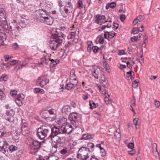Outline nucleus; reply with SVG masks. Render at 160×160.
<instances>
[{
	"label": "nucleus",
	"mask_w": 160,
	"mask_h": 160,
	"mask_svg": "<svg viewBox=\"0 0 160 160\" xmlns=\"http://www.w3.org/2000/svg\"><path fill=\"white\" fill-rule=\"evenodd\" d=\"M98 47L97 46H94L92 47V51L95 53H96L98 52Z\"/></svg>",
	"instance_id": "680f3d73"
},
{
	"label": "nucleus",
	"mask_w": 160,
	"mask_h": 160,
	"mask_svg": "<svg viewBox=\"0 0 160 160\" xmlns=\"http://www.w3.org/2000/svg\"><path fill=\"white\" fill-rule=\"evenodd\" d=\"M131 40L132 42H133L137 40H139L138 38L136 36H134L133 37H131Z\"/></svg>",
	"instance_id": "338daca9"
},
{
	"label": "nucleus",
	"mask_w": 160,
	"mask_h": 160,
	"mask_svg": "<svg viewBox=\"0 0 160 160\" xmlns=\"http://www.w3.org/2000/svg\"><path fill=\"white\" fill-rule=\"evenodd\" d=\"M69 78L70 79V81H73V82H75L76 81L78 82L77 77L73 71L70 72Z\"/></svg>",
	"instance_id": "473e14b6"
},
{
	"label": "nucleus",
	"mask_w": 160,
	"mask_h": 160,
	"mask_svg": "<svg viewBox=\"0 0 160 160\" xmlns=\"http://www.w3.org/2000/svg\"><path fill=\"white\" fill-rule=\"evenodd\" d=\"M45 9L44 10L48 14L51 13V10L52 8V5L50 4H46L45 6Z\"/></svg>",
	"instance_id": "c9c22d12"
},
{
	"label": "nucleus",
	"mask_w": 160,
	"mask_h": 160,
	"mask_svg": "<svg viewBox=\"0 0 160 160\" xmlns=\"http://www.w3.org/2000/svg\"><path fill=\"white\" fill-rule=\"evenodd\" d=\"M144 31L143 27L142 25H138V28H133L131 31V33L133 34H136L139 31L142 32Z\"/></svg>",
	"instance_id": "4be33fe9"
},
{
	"label": "nucleus",
	"mask_w": 160,
	"mask_h": 160,
	"mask_svg": "<svg viewBox=\"0 0 160 160\" xmlns=\"http://www.w3.org/2000/svg\"><path fill=\"white\" fill-rule=\"evenodd\" d=\"M81 118V115L76 112L70 113L68 117V120L75 128L80 123Z\"/></svg>",
	"instance_id": "7ed1b4c3"
},
{
	"label": "nucleus",
	"mask_w": 160,
	"mask_h": 160,
	"mask_svg": "<svg viewBox=\"0 0 160 160\" xmlns=\"http://www.w3.org/2000/svg\"><path fill=\"white\" fill-rule=\"evenodd\" d=\"M57 31L55 28H52L51 31L52 36L49 42V45L50 48L53 51L56 50L61 45L63 39L62 34L60 33L57 35Z\"/></svg>",
	"instance_id": "f257e3e1"
},
{
	"label": "nucleus",
	"mask_w": 160,
	"mask_h": 160,
	"mask_svg": "<svg viewBox=\"0 0 160 160\" xmlns=\"http://www.w3.org/2000/svg\"><path fill=\"white\" fill-rule=\"evenodd\" d=\"M89 105L90 106V108L91 109H93L96 108L98 105L97 103L94 102L93 101H89Z\"/></svg>",
	"instance_id": "37998d69"
},
{
	"label": "nucleus",
	"mask_w": 160,
	"mask_h": 160,
	"mask_svg": "<svg viewBox=\"0 0 160 160\" xmlns=\"http://www.w3.org/2000/svg\"><path fill=\"white\" fill-rule=\"evenodd\" d=\"M106 22L105 17L104 15H97L95 18V23L101 25Z\"/></svg>",
	"instance_id": "4468645a"
},
{
	"label": "nucleus",
	"mask_w": 160,
	"mask_h": 160,
	"mask_svg": "<svg viewBox=\"0 0 160 160\" xmlns=\"http://www.w3.org/2000/svg\"><path fill=\"white\" fill-rule=\"evenodd\" d=\"M78 83V81H75V82H73V81H70L69 83L66 84L65 88L68 90L71 89L72 88L75 87L77 86Z\"/></svg>",
	"instance_id": "5701e85b"
},
{
	"label": "nucleus",
	"mask_w": 160,
	"mask_h": 160,
	"mask_svg": "<svg viewBox=\"0 0 160 160\" xmlns=\"http://www.w3.org/2000/svg\"><path fill=\"white\" fill-rule=\"evenodd\" d=\"M21 130L22 134L25 136L28 134L30 132L29 128L27 123H24L22 124V126H21Z\"/></svg>",
	"instance_id": "aec40b11"
},
{
	"label": "nucleus",
	"mask_w": 160,
	"mask_h": 160,
	"mask_svg": "<svg viewBox=\"0 0 160 160\" xmlns=\"http://www.w3.org/2000/svg\"><path fill=\"white\" fill-rule=\"evenodd\" d=\"M25 95L22 93L17 95L15 98L16 104L19 106H22L25 102Z\"/></svg>",
	"instance_id": "6e6552de"
},
{
	"label": "nucleus",
	"mask_w": 160,
	"mask_h": 160,
	"mask_svg": "<svg viewBox=\"0 0 160 160\" xmlns=\"http://www.w3.org/2000/svg\"><path fill=\"white\" fill-rule=\"evenodd\" d=\"M71 110V108L69 106H65L63 107L62 109V112L63 115H64L70 114Z\"/></svg>",
	"instance_id": "393cba45"
},
{
	"label": "nucleus",
	"mask_w": 160,
	"mask_h": 160,
	"mask_svg": "<svg viewBox=\"0 0 160 160\" xmlns=\"http://www.w3.org/2000/svg\"><path fill=\"white\" fill-rule=\"evenodd\" d=\"M5 108L7 110L5 114L4 115V117L6 120L12 122L13 120V116L14 114L13 110L12 108L10 107L8 105H6Z\"/></svg>",
	"instance_id": "39448f33"
},
{
	"label": "nucleus",
	"mask_w": 160,
	"mask_h": 160,
	"mask_svg": "<svg viewBox=\"0 0 160 160\" xmlns=\"http://www.w3.org/2000/svg\"><path fill=\"white\" fill-rule=\"evenodd\" d=\"M128 148L132 149L134 147V143L133 142H130L128 143Z\"/></svg>",
	"instance_id": "e2e57ef3"
},
{
	"label": "nucleus",
	"mask_w": 160,
	"mask_h": 160,
	"mask_svg": "<svg viewBox=\"0 0 160 160\" xmlns=\"http://www.w3.org/2000/svg\"><path fill=\"white\" fill-rule=\"evenodd\" d=\"M98 88L100 92H101L102 94L104 95L106 94V93L107 92V91L105 89L102 88L101 85H98Z\"/></svg>",
	"instance_id": "c03bdc74"
},
{
	"label": "nucleus",
	"mask_w": 160,
	"mask_h": 160,
	"mask_svg": "<svg viewBox=\"0 0 160 160\" xmlns=\"http://www.w3.org/2000/svg\"><path fill=\"white\" fill-rule=\"evenodd\" d=\"M49 82V80L47 79H42L41 77L37 79L36 83L38 85L42 87L45 85Z\"/></svg>",
	"instance_id": "f3484780"
},
{
	"label": "nucleus",
	"mask_w": 160,
	"mask_h": 160,
	"mask_svg": "<svg viewBox=\"0 0 160 160\" xmlns=\"http://www.w3.org/2000/svg\"><path fill=\"white\" fill-rule=\"evenodd\" d=\"M118 27V24L117 23L114 22L112 25V28L113 30H115L117 29Z\"/></svg>",
	"instance_id": "052dcab7"
},
{
	"label": "nucleus",
	"mask_w": 160,
	"mask_h": 160,
	"mask_svg": "<svg viewBox=\"0 0 160 160\" xmlns=\"http://www.w3.org/2000/svg\"><path fill=\"white\" fill-rule=\"evenodd\" d=\"M91 156L90 150L86 148V147L82 146L78 150L77 157L80 160H87Z\"/></svg>",
	"instance_id": "f03ea898"
},
{
	"label": "nucleus",
	"mask_w": 160,
	"mask_h": 160,
	"mask_svg": "<svg viewBox=\"0 0 160 160\" xmlns=\"http://www.w3.org/2000/svg\"><path fill=\"white\" fill-rule=\"evenodd\" d=\"M8 145L6 141H0V151L5 154L8 151Z\"/></svg>",
	"instance_id": "f8f14e48"
},
{
	"label": "nucleus",
	"mask_w": 160,
	"mask_h": 160,
	"mask_svg": "<svg viewBox=\"0 0 160 160\" xmlns=\"http://www.w3.org/2000/svg\"><path fill=\"white\" fill-rule=\"evenodd\" d=\"M10 93L12 96L14 97H15L17 95V91L16 90H11L10 91Z\"/></svg>",
	"instance_id": "4d7b16f0"
},
{
	"label": "nucleus",
	"mask_w": 160,
	"mask_h": 160,
	"mask_svg": "<svg viewBox=\"0 0 160 160\" xmlns=\"http://www.w3.org/2000/svg\"><path fill=\"white\" fill-rule=\"evenodd\" d=\"M5 128L3 126H0V136H3L5 134Z\"/></svg>",
	"instance_id": "09e8293b"
},
{
	"label": "nucleus",
	"mask_w": 160,
	"mask_h": 160,
	"mask_svg": "<svg viewBox=\"0 0 160 160\" xmlns=\"http://www.w3.org/2000/svg\"><path fill=\"white\" fill-rule=\"evenodd\" d=\"M27 25L26 23L23 20H22L19 22V25L22 28H24L26 27Z\"/></svg>",
	"instance_id": "5fc2aeb1"
},
{
	"label": "nucleus",
	"mask_w": 160,
	"mask_h": 160,
	"mask_svg": "<svg viewBox=\"0 0 160 160\" xmlns=\"http://www.w3.org/2000/svg\"><path fill=\"white\" fill-rule=\"evenodd\" d=\"M157 148V145L156 143H154L151 144V150L152 153L156 158L160 156V153H159L158 151Z\"/></svg>",
	"instance_id": "2eb2a0df"
},
{
	"label": "nucleus",
	"mask_w": 160,
	"mask_h": 160,
	"mask_svg": "<svg viewBox=\"0 0 160 160\" xmlns=\"http://www.w3.org/2000/svg\"><path fill=\"white\" fill-rule=\"evenodd\" d=\"M83 6L82 2L81 0H79L78 3V8L81 9L83 7Z\"/></svg>",
	"instance_id": "6e6d98bb"
},
{
	"label": "nucleus",
	"mask_w": 160,
	"mask_h": 160,
	"mask_svg": "<svg viewBox=\"0 0 160 160\" xmlns=\"http://www.w3.org/2000/svg\"><path fill=\"white\" fill-rule=\"evenodd\" d=\"M18 61L17 60H13L10 61V62L11 66H13L17 63L18 62Z\"/></svg>",
	"instance_id": "0e129e2a"
},
{
	"label": "nucleus",
	"mask_w": 160,
	"mask_h": 160,
	"mask_svg": "<svg viewBox=\"0 0 160 160\" xmlns=\"http://www.w3.org/2000/svg\"><path fill=\"white\" fill-rule=\"evenodd\" d=\"M61 129L63 133L69 134L72 131V126L66 122L62 123Z\"/></svg>",
	"instance_id": "1a4fd4ad"
},
{
	"label": "nucleus",
	"mask_w": 160,
	"mask_h": 160,
	"mask_svg": "<svg viewBox=\"0 0 160 160\" xmlns=\"http://www.w3.org/2000/svg\"><path fill=\"white\" fill-rule=\"evenodd\" d=\"M93 136L92 135H89L88 134H84L82 137H81V139H84L86 140H89L90 139H93Z\"/></svg>",
	"instance_id": "f704fd0d"
},
{
	"label": "nucleus",
	"mask_w": 160,
	"mask_h": 160,
	"mask_svg": "<svg viewBox=\"0 0 160 160\" xmlns=\"http://www.w3.org/2000/svg\"><path fill=\"white\" fill-rule=\"evenodd\" d=\"M17 148L14 145H11L8 147V149L11 152H12L13 151L17 150Z\"/></svg>",
	"instance_id": "49530a36"
},
{
	"label": "nucleus",
	"mask_w": 160,
	"mask_h": 160,
	"mask_svg": "<svg viewBox=\"0 0 160 160\" xmlns=\"http://www.w3.org/2000/svg\"><path fill=\"white\" fill-rule=\"evenodd\" d=\"M8 79V76L5 74H2L0 77V81H6Z\"/></svg>",
	"instance_id": "a18cd8bd"
},
{
	"label": "nucleus",
	"mask_w": 160,
	"mask_h": 160,
	"mask_svg": "<svg viewBox=\"0 0 160 160\" xmlns=\"http://www.w3.org/2000/svg\"><path fill=\"white\" fill-rule=\"evenodd\" d=\"M76 33L74 32H71L70 34L68 37V39H70V41L76 43L78 41V39L76 38Z\"/></svg>",
	"instance_id": "b1692460"
},
{
	"label": "nucleus",
	"mask_w": 160,
	"mask_h": 160,
	"mask_svg": "<svg viewBox=\"0 0 160 160\" xmlns=\"http://www.w3.org/2000/svg\"><path fill=\"white\" fill-rule=\"evenodd\" d=\"M51 62L50 64L51 67H53L55 66L59 63V60L58 59H51L50 60Z\"/></svg>",
	"instance_id": "4c0bfd02"
},
{
	"label": "nucleus",
	"mask_w": 160,
	"mask_h": 160,
	"mask_svg": "<svg viewBox=\"0 0 160 160\" xmlns=\"http://www.w3.org/2000/svg\"><path fill=\"white\" fill-rule=\"evenodd\" d=\"M52 134L49 136V138L51 139V140H52L53 138H55V139H57L56 138L58 137L57 135L59 133V129L56 127V126H54L51 129Z\"/></svg>",
	"instance_id": "dca6fc26"
},
{
	"label": "nucleus",
	"mask_w": 160,
	"mask_h": 160,
	"mask_svg": "<svg viewBox=\"0 0 160 160\" xmlns=\"http://www.w3.org/2000/svg\"><path fill=\"white\" fill-rule=\"evenodd\" d=\"M31 59V58H28L25 60L20 61V65L17 66L16 68H17V70L22 68L23 67L25 66L29 62V61Z\"/></svg>",
	"instance_id": "a211bd4d"
},
{
	"label": "nucleus",
	"mask_w": 160,
	"mask_h": 160,
	"mask_svg": "<svg viewBox=\"0 0 160 160\" xmlns=\"http://www.w3.org/2000/svg\"><path fill=\"white\" fill-rule=\"evenodd\" d=\"M144 16L143 15H140L137 17L133 22L134 25H136L138 22H141L143 21L144 19Z\"/></svg>",
	"instance_id": "cd10ccee"
},
{
	"label": "nucleus",
	"mask_w": 160,
	"mask_h": 160,
	"mask_svg": "<svg viewBox=\"0 0 160 160\" xmlns=\"http://www.w3.org/2000/svg\"><path fill=\"white\" fill-rule=\"evenodd\" d=\"M6 13L5 10L2 8H0V20L2 19V21L3 22L5 27L6 28H8V26L7 22L6 21Z\"/></svg>",
	"instance_id": "ddd939ff"
},
{
	"label": "nucleus",
	"mask_w": 160,
	"mask_h": 160,
	"mask_svg": "<svg viewBox=\"0 0 160 160\" xmlns=\"http://www.w3.org/2000/svg\"><path fill=\"white\" fill-rule=\"evenodd\" d=\"M154 105L157 108H158L160 106V102L155 99L154 100Z\"/></svg>",
	"instance_id": "bf43d9fd"
},
{
	"label": "nucleus",
	"mask_w": 160,
	"mask_h": 160,
	"mask_svg": "<svg viewBox=\"0 0 160 160\" xmlns=\"http://www.w3.org/2000/svg\"><path fill=\"white\" fill-rule=\"evenodd\" d=\"M126 79L128 80H133L134 78V74L132 71H130L126 72Z\"/></svg>",
	"instance_id": "bb28decb"
},
{
	"label": "nucleus",
	"mask_w": 160,
	"mask_h": 160,
	"mask_svg": "<svg viewBox=\"0 0 160 160\" xmlns=\"http://www.w3.org/2000/svg\"><path fill=\"white\" fill-rule=\"evenodd\" d=\"M87 146L86 148L89 149V150H90V152L93 151V148L95 146L93 143L88 142L87 144Z\"/></svg>",
	"instance_id": "e433bc0d"
},
{
	"label": "nucleus",
	"mask_w": 160,
	"mask_h": 160,
	"mask_svg": "<svg viewBox=\"0 0 160 160\" xmlns=\"http://www.w3.org/2000/svg\"><path fill=\"white\" fill-rule=\"evenodd\" d=\"M4 58H5V61L7 62L11 60L13 57L10 56L8 55H6L4 56Z\"/></svg>",
	"instance_id": "864d4df0"
},
{
	"label": "nucleus",
	"mask_w": 160,
	"mask_h": 160,
	"mask_svg": "<svg viewBox=\"0 0 160 160\" xmlns=\"http://www.w3.org/2000/svg\"><path fill=\"white\" fill-rule=\"evenodd\" d=\"M41 22H43L48 25H52L53 22V19L52 17L48 15Z\"/></svg>",
	"instance_id": "6ab92c4d"
},
{
	"label": "nucleus",
	"mask_w": 160,
	"mask_h": 160,
	"mask_svg": "<svg viewBox=\"0 0 160 160\" xmlns=\"http://www.w3.org/2000/svg\"><path fill=\"white\" fill-rule=\"evenodd\" d=\"M100 78V83L103 84L104 86H106L108 84V82L106 78L103 74H101L100 76L99 77Z\"/></svg>",
	"instance_id": "c85d7f7f"
},
{
	"label": "nucleus",
	"mask_w": 160,
	"mask_h": 160,
	"mask_svg": "<svg viewBox=\"0 0 160 160\" xmlns=\"http://www.w3.org/2000/svg\"><path fill=\"white\" fill-rule=\"evenodd\" d=\"M99 42L101 44H103L104 42V38L102 37H100L98 40Z\"/></svg>",
	"instance_id": "774afa93"
},
{
	"label": "nucleus",
	"mask_w": 160,
	"mask_h": 160,
	"mask_svg": "<svg viewBox=\"0 0 160 160\" xmlns=\"http://www.w3.org/2000/svg\"><path fill=\"white\" fill-rule=\"evenodd\" d=\"M10 28L11 29V33L15 38L18 39L21 38V29L15 22L11 23Z\"/></svg>",
	"instance_id": "20e7f679"
},
{
	"label": "nucleus",
	"mask_w": 160,
	"mask_h": 160,
	"mask_svg": "<svg viewBox=\"0 0 160 160\" xmlns=\"http://www.w3.org/2000/svg\"><path fill=\"white\" fill-rule=\"evenodd\" d=\"M114 136L115 139H118L121 137V133L120 130L119 128L116 129L115 132L114 133Z\"/></svg>",
	"instance_id": "72a5a7b5"
},
{
	"label": "nucleus",
	"mask_w": 160,
	"mask_h": 160,
	"mask_svg": "<svg viewBox=\"0 0 160 160\" xmlns=\"http://www.w3.org/2000/svg\"><path fill=\"white\" fill-rule=\"evenodd\" d=\"M37 13L38 14V20L40 22L49 14L42 9L37 11Z\"/></svg>",
	"instance_id": "9d476101"
},
{
	"label": "nucleus",
	"mask_w": 160,
	"mask_h": 160,
	"mask_svg": "<svg viewBox=\"0 0 160 160\" xmlns=\"http://www.w3.org/2000/svg\"><path fill=\"white\" fill-rule=\"evenodd\" d=\"M116 6V3L114 2H112L110 3H108L106 6L105 8L108 10L109 8H113Z\"/></svg>",
	"instance_id": "ea45409f"
},
{
	"label": "nucleus",
	"mask_w": 160,
	"mask_h": 160,
	"mask_svg": "<svg viewBox=\"0 0 160 160\" xmlns=\"http://www.w3.org/2000/svg\"><path fill=\"white\" fill-rule=\"evenodd\" d=\"M32 144L30 145V153L35 154L38 151V149L40 148L42 142H39L38 141H32Z\"/></svg>",
	"instance_id": "0eeeda50"
},
{
	"label": "nucleus",
	"mask_w": 160,
	"mask_h": 160,
	"mask_svg": "<svg viewBox=\"0 0 160 160\" xmlns=\"http://www.w3.org/2000/svg\"><path fill=\"white\" fill-rule=\"evenodd\" d=\"M99 68L97 66L93 67L92 70V73L93 76L96 79H98L101 74Z\"/></svg>",
	"instance_id": "9b49d317"
},
{
	"label": "nucleus",
	"mask_w": 160,
	"mask_h": 160,
	"mask_svg": "<svg viewBox=\"0 0 160 160\" xmlns=\"http://www.w3.org/2000/svg\"><path fill=\"white\" fill-rule=\"evenodd\" d=\"M49 131V130L46 127L42 126L38 129L37 136L40 139H43L47 136Z\"/></svg>",
	"instance_id": "423d86ee"
},
{
	"label": "nucleus",
	"mask_w": 160,
	"mask_h": 160,
	"mask_svg": "<svg viewBox=\"0 0 160 160\" xmlns=\"http://www.w3.org/2000/svg\"><path fill=\"white\" fill-rule=\"evenodd\" d=\"M103 65L104 68L105 69L106 71L108 72H110V69L108 64L106 62H105L103 63Z\"/></svg>",
	"instance_id": "8fccbe9b"
},
{
	"label": "nucleus",
	"mask_w": 160,
	"mask_h": 160,
	"mask_svg": "<svg viewBox=\"0 0 160 160\" xmlns=\"http://www.w3.org/2000/svg\"><path fill=\"white\" fill-rule=\"evenodd\" d=\"M33 92L35 93H40L41 94H43L44 93V90L39 88H35L33 89Z\"/></svg>",
	"instance_id": "79ce46f5"
},
{
	"label": "nucleus",
	"mask_w": 160,
	"mask_h": 160,
	"mask_svg": "<svg viewBox=\"0 0 160 160\" xmlns=\"http://www.w3.org/2000/svg\"><path fill=\"white\" fill-rule=\"evenodd\" d=\"M138 118H135L133 119V124L135 125L136 129L139 128V125L138 124Z\"/></svg>",
	"instance_id": "de8ad7c7"
},
{
	"label": "nucleus",
	"mask_w": 160,
	"mask_h": 160,
	"mask_svg": "<svg viewBox=\"0 0 160 160\" xmlns=\"http://www.w3.org/2000/svg\"><path fill=\"white\" fill-rule=\"evenodd\" d=\"M3 92H0V100H3L5 98V95Z\"/></svg>",
	"instance_id": "13d9d810"
},
{
	"label": "nucleus",
	"mask_w": 160,
	"mask_h": 160,
	"mask_svg": "<svg viewBox=\"0 0 160 160\" xmlns=\"http://www.w3.org/2000/svg\"><path fill=\"white\" fill-rule=\"evenodd\" d=\"M73 11L72 6H67L65 7L64 9V12H65V14L62 15L63 17H66L68 14L72 12Z\"/></svg>",
	"instance_id": "a878e982"
},
{
	"label": "nucleus",
	"mask_w": 160,
	"mask_h": 160,
	"mask_svg": "<svg viewBox=\"0 0 160 160\" xmlns=\"http://www.w3.org/2000/svg\"><path fill=\"white\" fill-rule=\"evenodd\" d=\"M6 40L4 32L0 33V46L4 44V42Z\"/></svg>",
	"instance_id": "2f4dec72"
},
{
	"label": "nucleus",
	"mask_w": 160,
	"mask_h": 160,
	"mask_svg": "<svg viewBox=\"0 0 160 160\" xmlns=\"http://www.w3.org/2000/svg\"><path fill=\"white\" fill-rule=\"evenodd\" d=\"M50 59L47 56H44L41 59L40 62L37 63V65L40 66L41 65L47 64L50 61Z\"/></svg>",
	"instance_id": "412c9836"
},
{
	"label": "nucleus",
	"mask_w": 160,
	"mask_h": 160,
	"mask_svg": "<svg viewBox=\"0 0 160 160\" xmlns=\"http://www.w3.org/2000/svg\"><path fill=\"white\" fill-rule=\"evenodd\" d=\"M109 32H105L104 33V37L105 38L108 39L109 38Z\"/></svg>",
	"instance_id": "69168bd1"
},
{
	"label": "nucleus",
	"mask_w": 160,
	"mask_h": 160,
	"mask_svg": "<svg viewBox=\"0 0 160 160\" xmlns=\"http://www.w3.org/2000/svg\"><path fill=\"white\" fill-rule=\"evenodd\" d=\"M63 3L65 7L72 6L71 0H63Z\"/></svg>",
	"instance_id": "a19ab883"
},
{
	"label": "nucleus",
	"mask_w": 160,
	"mask_h": 160,
	"mask_svg": "<svg viewBox=\"0 0 160 160\" xmlns=\"http://www.w3.org/2000/svg\"><path fill=\"white\" fill-rule=\"evenodd\" d=\"M139 80L138 79L135 80L132 82V86L133 88H136L138 86Z\"/></svg>",
	"instance_id": "603ef678"
},
{
	"label": "nucleus",
	"mask_w": 160,
	"mask_h": 160,
	"mask_svg": "<svg viewBox=\"0 0 160 160\" xmlns=\"http://www.w3.org/2000/svg\"><path fill=\"white\" fill-rule=\"evenodd\" d=\"M56 113V110L53 109H51L50 110H46L43 112V114H49L50 115H53L55 114Z\"/></svg>",
	"instance_id": "58836bf2"
},
{
	"label": "nucleus",
	"mask_w": 160,
	"mask_h": 160,
	"mask_svg": "<svg viewBox=\"0 0 160 160\" xmlns=\"http://www.w3.org/2000/svg\"><path fill=\"white\" fill-rule=\"evenodd\" d=\"M63 119L64 121L65 122L67 120V119L65 118L62 117V118H60L57 120L56 122L58 124H60L62 122Z\"/></svg>",
	"instance_id": "3c124183"
},
{
	"label": "nucleus",
	"mask_w": 160,
	"mask_h": 160,
	"mask_svg": "<svg viewBox=\"0 0 160 160\" xmlns=\"http://www.w3.org/2000/svg\"><path fill=\"white\" fill-rule=\"evenodd\" d=\"M51 141L52 142H50L52 143V148L51 150V152L52 153H54L57 151L58 145L57 143L55 141L54 142L53 141Z\"/></svg>",
	"instance_id": "c756f323"
},
{
	"label": "nucleus",
	"mask_w": 160,
	"mask_h": 160,
	"mask_svg": "<svg viewBox=\"0 0 160 160\" xmlns=\"http://www.w3.org/2000/svg\"><path fill=\"white\" fill-rule=\"evenodd\" d=\"M55 28L56 30H57V35H58L59 34L61 33L62 36L63 38V37L64 35L62 33V32H61L63 31V32H66L67 31V29L64 26H61L60 27V29H57L56 28Z\"/></svg>",
	"instance_id": "7c9ffc66"
}]
</instances>
